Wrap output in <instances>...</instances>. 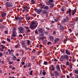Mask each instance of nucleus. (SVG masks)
<instances>
[{"label":"nucleus","mask_w":78,"mask_h":78,"mask_svg":"<svg viewBox=\"0 0 78 78\" xmlns=\"http://www.w3.org/2000/svg\"><path fill=\"white\" fill-rule=\"evenodd\" d=\"M66 53L67 55H70V53L69 52L68 49H67L66 51Z\"/></svg>","instance_id":"f8f14e48"},{"label":"nucleus","mask_w":78,"mask_h":78,"mask_svg":"<svg viewBox=\"0 0 78 78\" xmlns=\"http://www.w3.org/2000/svg\"><path fill=\"white\" fill-rule=\"evenodd\" d=\"M20 52H22V54H23V53H24V52H23L24 51L22 49H21L20 50Z\"/></svg>","instance_id":"393cba45"},{"label":"nucleus","mask_w":78,"mask_h":78,"mask_svg":"<svg viewBox=\"0 0 78 78\" xmlns=\"http://www.w3.org/2000/svg\"><path fill=\"white\" fill-rule=\"evenodd\" d=\"M42 74L43 75H45L46 74V73H45V72H43L42 73Z\"/></svg>","instance_id":"5fc2aeb1"},{"label":"nucleus","mask_w":78,"mask_h":78,"mask_svg":"<svg viewBox=\"0 0 78 78\" xmlns=\"http://www.w3.org/2000/svg\"><path fill=\"white\" fill-rule=\"evenodd\" d=\"M61 11H63V12H64V9L63 8H62L61 9Z\"/></svg>","instance_id":"69168bd1"},{"label":"nucleus","mask_w":78,"mask_h":78,"mask_svg":"<svg viewBox=\"0 0 78 78\" xmlns=\"http://www.w3.org/2000/svg\"><path fill=\"white\" fill-rule=\"evenodd\" d=\"M21 20H22V18L21 17H19V22H20V21Z\"/></svg>","instance_id":"37998d69"},{"label":"nucleus","mask_w":78,"mask_h":78,"mask_svg":"<svg viewBox=\"0 0 78 78\" xmlns=\"http://www.w3.org/2000/svg\"><path fill=\"white\" fill-rule=\"evenodd\" d=\"M49 38L51 41H54V40L55 39L54 37L51 35L49 36Z\"/></svg>","instance_id":"20e7f679"},{"label":"nucleus","mask_w":78,"mask_h":78,"mask_svg":"<svg viewBox=\"0 0 78 78\" xmlns=\"http://www.w3.org/2000/svg\"><path fill=\"white\" fill-rule=\"evenodd\" d=\"M60 27H59V29L60 30L62 31H64V27H63V26H62V25L60 24Z\"/></svg>","instance_id":"39448f33"},{"label":"nucleus","mask_w":78,"mask_h":78,"mask_svg":"<svg viewBox=\"0 0 78 78\" xmlns=\"http://www.w3.org/2000/svg\"><path fill=\"white\" fill-rule=\"evenodd\" d=\"M69 62L68 61L66 62V66H68V65H69Z\"/></svg>","instance_id":"864d4df0"},{"label":"nucleus","mask_w":78,"mask_h":78,"mask_svg":"<svg viewBox=\"0 0 78 78\" xmlns=\"http://www.w3.org/2000/svg\"><path fill=\"white\" fill-rule=\"evenodd\" d=\"M36 23H35V22H33L31 23L30 24V25H34Z\"/></svg>","instance_id":"bb28decb"},{"label":"nucleus","mask_w":78,"mask_h":78,"mask_svg":"<svg viewBox=\"0 0 78 78\" xmlns=\"http://www.w3.org/2000/svg\"><path fill=\"white\" fill-rule=\"evenodd\" d=\"M2 54H3V53H2V52H0V57H1V56H2Z\"/></svg>","instance_id":"c03bdc74"},{"label":"nucleus","mask_w":78,"mask_h":78,"mask_svg":"<svg viewBox=\"0 0 78 78\" xmlns=\"http://www.w3.org/2000/svg\"><path fill=\"white\" fill-rule=\"evenodd\" d=\"M2 17H5V16H6V13H5L4 12L2 14Z\"/></svg>","instance_id":"2eb2a0df"},{"label":"nucleus","mask_w":78,"mask_h":78,"mask_svg":"<svg viewBox=\"0 0 78 78\" xmlns=\"http://www.w3.org/2000/svg\"><path fill=\"white\" fill-rule=\"evenodd\" d=\"M7 41H9V42H10V41H11V40L10 39H9L8 38H7Z\"/></svg>","instance_id":"052dcab7"},{"label":"nucleus","mask_w":78,"mask_h":78,"mask_svg":"<svg viewBox=\"0 0 78 78\" xmlns=\"http://www.w3.org/2000/svg\"><path fill=\"white\" fill-rule=\"evenodd\" d=\"M30 41L29 40H28V41H27V45H30Z\"/></svg>","instance_id":"a18cd8bd"},{"label":"nucleus","mask_w":78,"mask_h":78,"mask_svg":"<svg viewBox=\"0 0 78 78\" xmlns=\"http://www.w3.org/2000/svg\"><path fill=\"white\" fill-rule=\"evenodd\" d=\"M69 59V56L67 55H62L60 58V61H63L66 59V61H68Z\"/></svg>","instance_id":"f257e3e1"},{"label":"nucleus","mask_w":78,"mask_h":78,"mask_svg":"<svg viewBox=\"0 0 78 78\" xmlns=\"http://www.w3.org/2000/svg\"><path fill=\"white\" fill-rule=\"evenodd\" d=\"M20 33H23L25 31V29L22 27H20L18 28Z\"/></svg>","instance_id":"f03ea898"},{"label":"nucleus","mask_w":78,"mask_h":78,"mask_svg":"<svg viewBox=\"0 0 78 78\" xmlns=\"http://www.w3.org/2000/svg\"><path fill=\"white\" fill-rule=\"evenodd\" d=\"M42 11V10L41 9H39L37 10V12L38 13V14H39Z\"/></svg>","instance_id":"ddd939ff"},{"label":"nucleus","mask_w":78,"mask_h":78,"mask_svg":"<svg viewBox=\"0 0 78 78\" xmlns=\"http://www.w3.org/2000/svg\"><path fill=\"white\" fill-rule=\"evenodd\" d=\"M21 64L22 65H24V64H25V62H21Z\"/></svg>","instance_id":"4d7b16f0"},{"label":"nucleus","mask_w":78,"mask_h":78,"mask_svg":"<svg viewBox=\"0 0 78 78\" xmlns=\"http://www.w3.org/2000/svg\"><path fill=\"white\" fill-rule=\"evenodd\" d=\"M21 44L23 45H25V41H22L21 42Z\"/></svg>","instance_id":"4be33fe9"},{"label":"nucleus","mask_w":78,"mask_h":78,"mask_svg":"<svg viewBox=\"0 0 78 78\" xmlns=\"http://www.w3.org/2000/svg\"><path fill=\"white\" fill-rule=\"evenodd\" d=\"M2 62V64H4V61H2L1 62Z\"/></svg>","instance_id":"338daca9"},{"label":"nucleus","mask_w":78,"mask_h":78,"mask_svg":"<svg viewBox=\"0 0 78 78\" xmlns=\"http://www.w3.org/2000/svg\"><path fill=\"white\" fill-rule=\"evenodd\" d=\"M26 19L27 20H30V16H28L27 17V18H26Z\"/></svg>","instance_id":"412c9836"},{"label":"nucleus","mask_w":78,"mask_h":78,"mask_svg":"<svg viewBox=\"0 0 78 78\" xmlns=\"http://www.w3.org/2000/svg\"><path fill=\"white\" fill-rule=\"evenodd\" d=\"M2 44H5L6 43V41H2Z\"/></svg>","instance_id":"6e6d98bb"},{"label":"nucleus","mask_w":78,"mask_h":78,"mask_svg":"<svg viewBox=\"0 0 78 78\" xmlns=\"http://www.w3.org/2000/svg\"><path fill=\"white\" fill-rule=\"evenodd\" d=\"M3 25H2V24H0V27L3 28Z\"/></svg>","instance_id":"de8ad7c7"},{"label":"nucleus","mask_w":78,"mask_h":78,"mask_svg":"<svg viewBox=\"0 0 78 78\" xmlns=\"http://www.w3.org/2000/svg\"><path fill=\"white\" fill-rule=\"evenodd\" d=\"M19 36H20V37H23V36H22V35H21V34L19 35Z\"/></svg>","instance_id":"774afa93"},{"label":"nucleus","mask_w":78,"mask_h":78,"mask_svg":"<svg viewBox=\"0 0 78 78\" xmlns=\"http://www.w3.org/2000/svg\"><path fill=\"white\" fill-rule=\"evenodd\" d=\"M2 21H3V19H0V22H2Z\"/></svg>","instance_id":"680f3d73"},{"label":"nucleus","mask_w":78,"mask_h":78,"mask_svg":"<svg viewBox=\"0 0 78 78\" xmlns=\"http://www.w3.org/2000/svg\"><path fill=\"white\" fill-rule=\"evenodd\" d=\"M44 9H46V10H47L48 9V6H46L44 7Z\"/></svg>","instance_id":"aec40b11"},{"label":"nucleus","mask_w":78,"mask_h":78,"mask_svg":"<svg viewBox=\"0 0 78 78\" xmlns=\"http://www.w3.org/2000/svg\"><path fill=\"white\" fill-rule=\"evenodd\" d=\"M39 39L40 40H41V39L43 41V40H44V38H43V37H41L39 38Z\"/></svg>","instance_id":"58836bf2"},{"label":"nucleus","mask_w":78,"mask_h":78,"mask_svg":"<svg viewBox=\"0 0 78 78\" xmlns=\"http://www.w3.org/2000/svg\"><path fill=\"white\" fill-rule=\"evenodd\" d=\"M51 42L50 41H48V42L47 45H51Z\"/></svg>","instance_id":"c85d7f7f"},{"label":"nucleus","mask_w":78,"mask_h":78,"mask_svg":"<svg viewBox=\"0 0 78 78\" xmlns=\"http://www.w3.org/2000/svg\"><path fill=\"white\" fill-rule=\"evenodd\" d=\"M9 64H13V62L12 61L9 62Z\"/></svg>","instance_id":"ea45409f"},{"label":"nucleus","mask_w":78,"mask_h":78,"mask_svg":"<svg viewBox=\"0 0 78 78\" xmlns=\"http://www.w3.org/2000/svg\"><path fill=\"white\" fill-rule=\"evenodd\" d=\"M68 12L69 14V16H70V15H71V9H68Z\"/></svg>","instance_id":"6ab92c4d"},{"label":"nucleus","mask_w":78,"mask_h":78,"mask_svg":"<svg viewBox=\"0 0 78 78\" xmlns=\"http://www.w3.org/2000/svg\"><path fill=\"white\" fill-rule=\"evenodd\" d=\"M6 5L8 7H12V6L13 5L11 3H9V2H7L6 3Z\"/></svg>","instance_id":"7ed1b4c3"},{"label":"nucleus","mask_w":78,"mask_h":78,"mask_svg":"<svg viewBox=\"0 0 78 78\" xmlns=\"http://www.w3.org/2000/svg\"><path fill=\"white\" fill-rule=\"evenodd\" d=\"M1 46L2 47V48H3V49H4V48H5V46L3 45H1Z\"/></svg>","instance_id":"a19ab883"},{"label":"nucleus","mask_w":78,"mask_h":78,"mask_svg":"<svg viewBox=\"0 0 78 78\" xmlns=\"http://www.w3.org/2000/svg\"><path fill=\"white\" fill-rule=\"evenodd\" d=\"M76 7L74 9V11H73V12L72 13V15H74V14H75V13L76 12Z\"/></svg>","instance_id":"1a4fd4ad"},{"label":"nucleus","mask_w":78,"mask_h":78,"mask_svg":"<svg viewBox=\"0 0 78 78\" xmlns=\"http://www.w3.org/2000/svg\"><path fill=\"white\" fill-rule=\"evenodd\" d=\"M44 64L45 65H47V62H44Z\"/></svg>","instance_id":"13d9d810"},{"label":"nucleus","mask_w":78,"mask_h":78,"mask_svg":"<svg viewBox=\"0 0 78 78\" xmlns=\"http://www.w3.org/2000/svg\"><path fill=\"white\" fill-rule=\"evenodd\" d=\"M15 19L16 20H19V17H15Z\"/></svg>","instance_id":"79ce46f5"},{"label":"nucleus","mask_w":78,"mask_h":78,"mask_svg":"<svg viewBox=\"0 0 78 78\" xmlns=\"http://www.w3.org/2000/svg\"><path fill=\"white\" fill-rule=\"evenodd\" d=\"M37 25H30V28L32 29H33L34 28L37 27Z\"/></svg>","instance_id":"0eeeda50"},{"label":"nucleus","mask_w":78,"mask_h":78,"mask_svg":"<svg viewBox=\"0 0 78 78\" xmlns=\"http://www.w3.org/2000/svg\"><path fill=\"white\" fill-rule=\"evenodd\" d=\"M68 22V20H67L66 19L64 18L63 20V22L64 23H65V22Z\"/></svg>","instance_id":"f3484780"},{"label":"nucleus","mask_w":78,"mask_h":78,"mask_svg":"<svg viewBox=\"0 0 78 78\" xmlns=\"http://www.w3.org/2000/svg\"><path fill=\"white\" fill-rule=\"evenodd\" d=\"M13 61H16V57L15 56H13Z\"/></svg>","instance_id":"c756f323"},{"label":"nucleus","mask_w":78,"mask_h":78,"mask_svg":"<svg viewBox=\"0 0 78 78\" xmlns=\"http://www.w3.org/2000/svg\"><path fill=\"white\" fill-rule=\"evenodd\" d=\"M44 33L46 35V36H47L48 35V32L47 31V32H44Z\"/></svg>","instance_id":"b1692460"},{"label":"nucleus","mask_w":78,"mask_h":78,"mask_svg":"<svg viewBox=\"0 0 78 78\" xmlns=\"http://www.w3.org/2000/svg\"><path fill=\"white\" fill-rule=\"evenodd\" d=\"M35 34H37V33H38V32H37V30H36L35 31Z\"/></svg>","instance_id":"8fccbe9b"},{"label":"nucleus","mask_w":78,"mask_h":78,"mask_svg":"<svg viewBox=\"0 0 78 78\" xmlns=\"http://www.w3.org/2000/svg\"><path fill=\"white\" fill-rule=\"evenodd\" d=\"M42 13H43V14H47V12H46V11H44L42 12Z\"/></svg>","instance_id":"72a5a7b5"},{"label":"nucleus","mask_w":78,"mask_h":78,"mask_svg":"<svg viewBox=\"0 0 78 78\" xmlns=\"http://www.w3.org/2000/svg\"><path fill=\"white\" fill-rule=\"evenodd\" d=\"M27 9H25V8H24V9L23 10V12H24L25 11H27Z\"/></svg>","instance_id":"473e14b6"},{"label":"nucleus","mask_w":78,"mask_h":78,"mask_svg":"<svg viewBox=\"0 0 78 78\" xmlns=\"http://www.w3.org/2000/svg\"><path fill=\"white\" fill-rule=\"evenodd\" d=\"M52 69H51V71H54L55 70V68H54V67H53V66H52Z\"/></svg>","instance_id":"cd10ccee"},{"label":"nucleus","mask_w":78,"mask_h":78,"mask_svg":"<svg viewBox=\"0 0 78 78\" xmlns=\"http://www.w3.org/2000/svg\"><path fill=\"white\" fill-rule=\"evenodd\" d=\"M16 28L15 27H14L12 30L13 32H16Z\"/></svg>","instance_id":"a878e982"},{"label":"nucleus","mask_w":78,"mask_h":78,"mask_svg":"<svg viewBox=\"0 0 78 78\" xmlns=\"http://www.w3.org/2000/svg\"><path fill=\"white\" fill-rule=\"evenodd\" d=\"M24 28H25L26 30H29V28L28 27L24 26Z\"/></svg>","instance_id":"4c0bfd02"},{"label":"nucleus","mask_w":78,"mask_h":78,"mask_svg":"<svg viewBox=\"0 0 78 78\" xmlns=\"http://www.w3.org/2000/svg\"><path fill=\"white\" fill-rule=\"evenodd\" d=\"M51 76H54V73H51Z\"/></svg>","instance_id":"e2e57ef3"},{"label":"nucleus","mask_w":78,"mask_h":78,"mask_svg":"<svg viewBox=\"0 0 78 78\" xmlns=\"http://www.w3.org/2000/svg\"><path fill=\"white\" fill-rule=\"evenodd\" d=\"M55 22H59V19H58V18L55 19Z\"/></svg>","instance_id":"5701e85b"},{"label":"nucleus","mask_w":78,"mask_h":78,"mask_svg":"<svg viewBox=\"0 0 78 78\" xmlns=\"http://www.w3.org/2000/svg\"><path fill=\"white\" fill-rule=\"evenodd\" d=\"M66 20L68 21V20H69V17H68V16H66Z\"/></svg>","instance_id":"3c124183"},{"label":"nucleus","mask_w":78,"mask_h":78,"mask_svg":"<svg viewBox=\"0 0 78 78\" xmlns=\"http://www.w3.org/2000/svg\"><path fill=\"white\" fill-rule=\"evenodd\" d=\"M19 45H20V44H18L15 45V48H17L19 47Z\"/></svg>","instance_id":"a211bd4d"},{"label":"nucleus","mask_w":78,"mask_h":78,"mask_svg":"<svg viewBox=\"0 0 78 78\" xmlns=\"http://www.w3.org/2000/svg\"><path fill=\"white\" fill-rule=\"evenodd\" d=\"M8 51L9 52V54L11 55V50H10V49H8Z\"/></svg>","instance_id":"f704fd0d"},{"label":"nucleus","mask_w":78,"mask_h":78,"mask_svg":"<svg viewBox=\"0 0 78 78\" xmlns=\"http://www.w3.org/2000/svg\"><path fill=\"white\" fill-rule=\"evenodd\" d=\"M56 67V69L58 71H60L61 70L60 67H59V65L57 66Z\"/></svg>","instance_id":"9d476101"},{"label":"nucleus","mask_w":78,"mask_h":78,"mask_svg":"<svg viewBox=\"0 0 78 78\" xmlns=\"http://www.w3.org/2000/svg\"><path fill=\"white\" fill-rule=\"evenodd\" d=\"M41 9H43V8H44V7L45 6V5H41Z\"/></svg>","instance_id":"7c9ffc66"},{"label":"nucleus","mask_w":78,"mask_h":78,"mask_svg":"<svg viewBox=\"0 0 78 78\" xmlns=\"http://www.w3.org/2000/svg\"><path fill=\"white\" fill-rule=\"evenodd\" d=\"M54 61H55L56 62H57L58 61V60H57V59H55Z\"/></svg>","instance_id":"0e129e2a"},{"label":"nucleus","mask_w":78,"mask_h":78,"mask_svg":"<svg viewBox=\"0 0 78 78\" xmlns=\"http://www.w3.org/2000/svg\"><path fill=\"white\" fill-rule=\"evenodd\" d=\"M54 73H55V74L57 76H59L60 75L59 73L57 71H54Z\"/></svg>","instance_id":"9b49d317"},{"label":"nucleus","mask_w":78,"mask_h":78,"mask_svg":"<svg viewBox=\"0 0 78 78\" xmlns=\"http://www.w3.org/2000/svg\"><path fill=\"white\" fill-rule=\"evenodd\" d=\"M3 50H4L3 48H0V50L1 51H3Z\"/></svg>","instance_id":"09e8293b"},{"label":"nucleus","mask_w":78,"mask_h":78,"mask_svg":"<svg viewBox=\"0 0 78 78\" xmlns=\"http://www.w3.org/2000/svg\"><path fill=\"white\" fill-rule=\"evenodd\" d=\"M50 5H51V6H50V8H53V7H54V6H55V5H54V4H53V3H51Z\"/></svg>","instance_id":"dca6fc26"},{"label":"nucleus","mask_w":78,"mask_h":78,"mask_svg":"<svg viewBox=\"0 0 78 78\" xmlns=\"http://www.w3.org/2000/svg\"><path fill=\"white\" fill-rule=\"evenodd\" d=\"M46 4L47 5H48L49 6L50 5V4H51V3L49 2H47L46 3Z\"/></svg>","instance_id":"2f4dec72"},{"label":"nucleus","mask_w":78,"mask_h":78,"mask_svg":"<svg viewBox=\"0 0 78 78\" xmlns=\"http://www.w3.org/2000/svg\"><path fill=\"white\" fill-rule=\"evenodd\" d=\"M22 47H23V48H26V46H25V45H23L22 46Z\"/></svg>","instance_id":"603ef678"},{"label":"nucleus","mask_w":78,"mask_h":78,"mask_svg":"<svg viewBox=\"0 0 78 78\" xmlns=\"http://www.w3.org/2000/svg\"><path fill=\"white\" fill-rule=\"evenodd\" d=\"M32 72H33V70H31L30 73V74L31 75H32Z\"/></svg>","instance_id":"bf43d9fd"},{"label":"nucleus","mask_w":78,"mask_h":78,"mask_svg":"<svg viewBox=\"0 0 78 78\" xmlns=\"http://www.w3.org/2000/svg\"><path fill=\"white\" fill-rule=\"evenodd\" d=\"M38 32L40 33H42L44 32V30L41 28L38 29Z\"/></svg>","instance_id":"423d86ee"},{"label":"nucleus","mask_w":78,"mask_h":78,"mask_svg":"<svg viewBox=\"0 0 78 78\" xmlns=\"http://www.w3.org/2000/svg\"><path fill=\"white\" fill-rule=\"evenodd\" d=\"M59 41V38H57L55 39L54 40V42L55 43V44H56V43H57V42H58Z\"/></svg>","instance_id":"6e6552de"},{"label":"nucleus","mask_w":78,"mask_h":78,"mask_svg":"<svg viewBox=\"0 0 78 78\" xmlns=\"http://www.w3.org/2000/svg\"><path fill=\"white\" fill-rule=\"evenodd\" d=\"M12 34V36H13V37H15V36H16V32H13Z\"/></svg>","instance_id":"4468645a"},{"label":"nucleus","mask_w":78,"mask_h":78,"mask_svg":"<svg viewBox=\"0 0 78 78\" xmlns=\"http://www.w3.org/2000/svg\"><path fill=\"white\" fill-rule=\"evenodd\" d=\"M75 73H76V74H78V70L75 71Z\"/></svg>","instance_id":"49530a36"},{"label":"nucleus","mask_w":78,"mask_h":78,"mask_svg":"<svg viewBox=\"0 0 78 78\" xmlns=\"http://www.w3.org/2000/svg\"><path fill=\"white\" fill-rule=\"evenodd\" d=\"M31 2H32L33 4H34V3H35V2L34 1V0H32L31 1Z\"/></svg>","instance_id":"e433bc0d"},{"label":"nucleus","mask_w":78,"mask_h":78,"mask_svg":"<svg viewBox=\"0 0 78 78\" xmlns=\"http://www.w3.org/2000/svg\"><path fill=\"white\" fill-rule=\"evenodd\" d=\"M48 2L49 3H52L53 2V0H49Z\"/></svg>","instance_id":"c9c22d12"}]
</instances>
